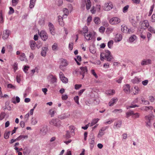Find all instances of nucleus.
I'll use <instances>...</instances> for the list:
<instances>
[{"instance_id":"obj_1","label":"nucleus","mask_w":155,"mask_h":155,"mask_svg":"<svg viewBox=\"0 0 155 155\" xmlns=\"http://www.w3.org/2000/svg\"><path fill=\"white\" fill-rule=\"evenodd\" d=\"M105 58L107 61H110L113 59V57L111 55V53L110 51L108 50H106L105 51L102 53L101 54L100 59L101 61H103Z\"/></svg>"},{"instance_id":"obj_2","label":"nucleus","mask_w":155,"mask_h":155,"mask_svg":"<svg viewBox=\"0 0 155 155\" xmlns=\"http://www.w3.org/2000/svg\"><path fill=\"white\" fill-rule=\"evenodd\" d=\"M69 130L66 131V133L64 136L66 139H68L70 138L71 136L74 135V130L75 127L73 125H71L69 127Z\"/></svg>"},{"instance_id":"obj_3","label":"nucleus","mask_w":155,"mask_h":155,"mask_svg":"<svg viewBox=\"0 0 155 155\" xmlns=\"http://www.w3.org/2000/svg\"><path fill=\"white\" fill-rule=\"evenodd\" d=\"M61 123L60 120L58 119H53L49 122V124L51 125L57 127L60 126Z\"/></svg>"},{"instance_id":"obj_4","label":"nucleus","mask_w":155,"mask_h":155,"mask_svg":"<svg viewBox=\"0 0 155 155\" xmlns=\"http://www.w3.org/2000/svg\"><path fill=\"white\" fill-rule=\"evenodd\" d=\"M16 54L18 55L17 58L21 61H27V59L24 53L21 52L19 51H17L16 52Z\"/></svg>"},{"instance_id":"obj_5","label":"nucleus","mask_w":155,"mask_h":155,"mask_svg":"<svg viewBox=\"0 0 155 155\" xmlns=\"http://www.w3.org/2000/svg\"><path fill=\"white\" fill-rule=\"evenodd\" d=\"M120 19L117 17H114L109 20L110 23L112 25H116L120 22Z\"/></svg>"},{"instance_id":"obj_6","label":"nucleus","mask_w":155,"mask_h":155,"mask_svg":"<svg viewBox=\"0 0 155 155\" xmlns=\"http://www.w3.org/2000/svg\"><path fill=\"white\" fill-rule=\"evenodd\" d=\"M113 7L112 3L110 2L105 3L104 7V10L108 11L112 8Z\"/></svg>"},{"instance_id":"obj_7","label":"nucleus","mask_w":155,"mask_h":155,"mask_svg":"<svg viewBox=\"0 0 155 155\" xmlns=\"http://www.w3.org/2000/svg\"><path fill=\"white\" fill-rule=\"evenodd\" d=\"M121 31L124 33H131L133 32V30L128 28L127 26H121Z\"/></svg>"},{"instance_id":"obj_8","label":"nucleus","mask_w":155,"mask_h":155,"mask_svg":"<svg viewBox=\"0 0 155 155\" xmlns=\"http://www.w3.org/2000/svg\"><path fill=\"white\" fill-rule=\"evenodd\" d=\"M68 65V63L66 59L63 58L61 59V63L59 66L60 69L63 70V67L67 66Z\"/></svg>"},{"instance_id":"obj_9","label":"nucleus","mask_w":155,"mask_h":155,"mask_svg":"<svg viewBox=\"0 0 155 155\" xmlns=\"http://www.w3.org/2000/svg\"><path fill=\"white\" fill-rule=\"evenodd\" d=\"M140 25L141 28L144 29H146L149 26V22L147 20H144L142 21Z\"/></svg>"},{"instance_id":"obj_10","label":"nucleus","mask_w":155,"mask_h":155,"mask_svg":"<svg viewBox=\"0 0 155 155\" xmlns=\"http://www.w3.org/2000/svg\"><path fill=\"white\" fill-rule=\"evenodd\" d=\"M80 74L82 75V78H84V74L87 73V69L86 66L82 67L80 68Z\"/></svg>"},{"instance_id":"obj_11","label":"nucleus","mask_w":155,"mask_h":155,"mask_svg":"<svg viewBox=\"0 0 155 155\" xmlns=\"http://www.w3.org/2000/svg\"><path fill=\"white\" fill-rule=\"evenodd\" d=\"M40 35L42 39L45 41L48 38V36L46 32L44 31H41L40 33Z\"/></svg>"},{"instance_id":"obj_12","label":"nucleus","mask_w":155,"mask_h":155,"mask_svg":"<svg viewBox=\"0 0 155 155\" xmlns=\"http://www.w3.org/2000/svg\"><path fill=\"white\" fill-rule=\"evenodd\" d=\"M130 21L132 25L134 26H136L138 22V20L137 18L134 17H131L130 18Z\"/></svg>"},{"instance_id":"obj_13","label":"nucleus","mask_w":155,"mask_h":155,"mask_svg":"<svg viewBox=\"0 0 155 155\" xmlns=\"http://www.w3.org/2000/svg\"><path fill=\"white\" fill-rule=\"evenodd\" d=\"M59 76L62 82L65 83L68 82V79L67 78L64 76V75L62 72H60Z\"/></svg>"},{"instance_id":"obj_14","label":"nucleus","mask_w":155,"mask_h":155,"mask_svg":"<svg viewBox=\"0 0 155 155\" xmlns=\"http://www.w3.org/2000/svg\"><path fill=\"white\" fill-rule=\"evenodd\" d=\"M48 26L50 31L51 34L52 35H54L55 33V31L54 25L52 23H49L48 24Z\"/></svg>"},{"instance_id":"obj_15","label":"nucleus","mask_w":155,"mask_h":155,"mask_svg":"<svg viewBox=\"0 0 155 155\" xmlns=\"http://www.w3.org/2000/svg\"><path fill=\"white\" fill-rule=\"evenodd\" d=\"M82 1L86 4V8L87 10H89L91 6V2L90 0H82Z\"/></svg>"},{"instance_id":"obj_16","label":"nucleus","mask_w":155,"mask_h":155,"mask_svg":"<svg viewBox=\"0 0 155 155\" xmlns=\"http://www.w3.org/2000/svg\"><path fill=\"white\" fill-rule=\"evenodd\" d=\"M85 38L87 40H90L92 38V33L91 32H89V33L85 34L84 35Z\"/></svg>"},{"instance_id":"obj_17","label":"nucleus","mask_w":155,"mask_h":155,"mask_svg":"<svg viewBox=\"0 0 155 155\" xmlns=\"http://www.w3.org/2000/svg\"><path fill=\"white\" fill-rule=\"evenodd\" d=\"M151 60L149 59L143 60L142 62L141 65H147L149 64H151Z\"/></svg>"},{"instance_id":"obj_18","label":"nucleus","mask_w":155,"mask_h":155,"mask_svg":"<svg viewBox=\"0 0 155 155\" xmlns=\"http://www.w3.org/2000/svg\"><path fill=\"white\" fill-rule=\"evenodd\" d=\"M118 101V99L117 98H114L111 99L110 102L109 103V105L110 106H113Z\"/></svg>"},{"instance_id":"obj_19","label":"nucleus","mask_w":155,"mask_h":155,"mask_svg":"<svg viewBox=\"0 0 155 155\" xmlns=\"http://www.w3.org/2000/svg\"><path fill=\"white\" fill-rule=\"evenodd\" d=\"M10 31L8 30H6L4 32L3 35V38L4 39H7L9 35Z\"/></svg>"},{"instance_id":"obj_20","label":"nucleus","mask_w":155,"mask_h":155,"mask_svg":"<svg viewBox=\"0 0 155 155\" xmlns=\"http://www.w3.org/2000/svg\"><path fill=\"white\" fill-rule=\"evenodd\" d=\"M30 45L31 48L34 50L35 49L36 46V42H35L33 41H31L30 42Z\"/></svg>"},{"instance_id":"obj_21","label":"nucleus","mask_w":155,"mask_h":155,"mask_svg":"<svg viewBox=\"0 0 155 155\" xmlns=\"http://www.w3.org/2000/svg\"><path fill=\"white\" fill-rule=\"evenodd\" d=\"M48 48H47L43 47L42 49V51L41 54L43 56L45 57L46 56V52L48 51Z\"/></svg>"},{"instance_id":"obj_22","label":"nucleus","mask_w":155,"mask_h":155,"mask_svg":"<svg viewBox=\"0 0 155 155\" xmlns=\"http://www.w3.org/2000/svg\"><path fill=\"white\" fill-rule=\"evenodd\" d=\"M124 91L126 93L130 92V86L129 84H126L124 86Z\"/></svg>"},{"instance_id":"obj_23","label":"nucleus","mask_w":155,"mask_h":155,"mask_svg":"<svg viewBox=\"0 0 155 155\" xmlns=\"http://www.w3.org/2000/svg\"><path fill=\"white\" fill-rule=\"evenodd\" d=\"M122 36L120 34H117L115 38V41L118 42L120 41L122 39Z\"/></svg>"},{"instance_id":"obj_24","label":"nucleus","mask_w":155,"mask_h":155,"mask_svg":"<svg viewBox=\"0 0 155 155\" xmlns=\"http://www.w3.org/2000/svg\"><path fill=\"white\" fill-rule=\"evenodd\" d=\"M88 29L87 27L85 26L84 27L82 30L81 31V33L82 35H84L85 34H87L88 33Z\"/></svg>"},{"instance_id":"obj_25","label":"nucleus","mask_w":155,"mask_h":155,"mask_svg":"<svg viewBox=\"0 0 155 155\" xmlns=\"http://www.w3.org/2000/svg\"><path fill=\"white\" fill-rule=\"evenodd\" d=\"M63 20V18L61 16H58V21L59 24L61 26H64V25Z\"/></svg>"},{"instance_id":"obj_26","label":"nucleus","mask_w":155,"mask_h":155,"mask_svg":"<svg viewBox=\"0 0 155 155\" xmlns=\"http://www.w3.org/2000/svg\"><path fill=\"white\" fill-rule=\"evenodd\" d=\"M153 117L151 115H148L145 117V118L146 121L148 122H150V120L153 119Z\"/></svg>"},{"instance_id":"obj_27","label":"nucleus","mask_w":155,"mask_h":155,"mask_svg":"<svg viewBox=\"0 0 155 155\" xmlns=\"http://www.w3.org/2000/svg\"><path fill=\"white\" fill-rule=\"evenodd\" d=\"M134 84L138 83L139 82L141 81V79L138 78L137 77H135L134 79L131 81Z\"/></svg>"},{"instance_id":"obj_28","label":"nucleus","mask_w":155,"mask_h":155,"mask_svg":"<svg viewBox=\"0 0 155 155\" xmlns=\"http://www.w3.org/2000/svg\"><path fill=\"white\" fill-rule=\"evenodd\" d=\"M28 137L27 135H21L16 138L17 140H20L22 139H26Z\"/></svg>"},{"instance_id":"obj_29","label":"nucleus","mask_w":155,"mask_h":155,"mask_svg":"<svg viewBox=\"0 0 155 155\" xmlns=\"http://www.w3.org/2000/svg\"><path fill=\"white\" fill-rule=\"evenodd\" d=\"M99 119L97 118V119H94L92 120V122L90 124V126L92 127L94 125L96 124L98 120H99Z\"/></svg>"},{"instance_id":"obj_30","label":"nucleus","mask_w":155,"mask_h":155,"mask_svg":"<svg viewBox=\"0 0 155 155\" xmlns=\"http://www.w3.org/2000/svg\"><path fill=\"white\" fill-rule=\"evenodd\" d=\"M95 23L96 24H99L101 23L100 19L98 17H95L94 20Z\"/></svg>"},{"instance_id":"obj_31","label":"nucleus","mask_w":155,"mask_h":155,"mask_svg":"<svg viewBox=\"0 0 155 155\" xmlns=\"http://www.w3.org/2000/svg\"><path fill=\"white\" fill-rule=\"evenodd\" d=\"M75 60L78 65H80L81 64L79 62L81 61V56H78L76 59L75 58Z\"/></svg>"},{"instance_id":"obj_32","label":"nucleus","mask_w":155,"mask_h":155,"mask_svg":"<svg viewBox=\"0 0 155 155\" xmlns=\"http://www.w3.org/2000/svg\"><path fill=\"white\" fill-rule=\"evenodd\" d=\"M4 20L3 16V13L2 11H0V23H3L4 22Z\"/></svg>"},{"instance_id":"obj_33","label":"nucleus","mask_w":155,"mask_h":155,"mask_svg":"<svg viewBox=\"0 0 155 155\" xmlns=\"http://www.w3.org/2000/svg\"><path fill=\"white\" fill-rule=\"evenodd\" d=\"M55 112H56V111L54 108L51 109L49 111V114L51 115V117L54 116Z\"/></svg>"},{"instance_id":"obj_34","label":"nucleus","mask_w":155,"mask_h":155,"mask_svg":"<svg viewBox=\"0 0 155 155\" xmlns=\"http://www.w3.org/2000/svg\"><path fill=\"white\" fill-rule=\"evenodd\" d=\"M36 0H30L29 7L30 8H33L35 5V3Z\"/></svg>"},{"instance_id":"obj_35","label":"nucleus","mask_w":155,"mask_h":155,"mask_svg":"<svg viewBox=\"0 0 155 155\" xmlns=\"http://www.w3.org/2000/svg\"><path fill=\"white\" fill-rule=\"evenodd\" d=\"M10 133L11 132L10 131L5 132L4 134V138L5 139H8L9 138Z\"/></svg>"},{"instance_id":"obj_36","label":"nucleus","mask_w":155,"mask_h":155,"mask_svg":"<svg viewBox=\"0 0 155 155\" xmlns=\"http://www.w3.org/2000/svg\"><path fill=\"white\" fill-rule=\"evenodd\" d=\"M136 38V36L134 35H132L129 39V41L130 42H132L134 41Z\"/></svg>"},{"instance_id":"obj_37","label":"nucleus","mask_w":155,"mask_h":155,"mask_svg":"<svg viewBox=\"0 0 155 155\" xmlns=\"http://www.w3.org/2000/svg\"><path fill=\"white\" fill-rule=\"evenodd\" d=\"M153 109V107L152 106L145 107L143 109L146 111H148L149 110H152Z\"/></svg>"},{"instance_id":"obj_38","label":"nucleus","mask_w":155,"mask_h":155,"mask_svg":"<svg viewBox=\"0 0 155 155\" xmlns=\"http://www.w3.org/2000/svg\"><path fill=\"white\" fill-rule=\"evenodd\" d=\"M113 43H114L113 41L112 40H110L108 42V44H107V45H108V47L109 48H111V47L112 46Z\"/></svg>"},{"instance_id":"obj_39","label":"nucleus","mask_w":155,"mask_h":155,"mask_svg":"<svg viewBox=\"0 0 155 155\" xmlns=\"http://www.w3.org/2000/svg\"><path fill=\"white\" fill-rule=\"evenodd\" d=\"M133 112L131 111H130L126 113V117L128 118L129 116H131L132 117V115L133 114Z\"/></svg>"},{"instance_id":"obj_40","label":"nucleus","mask_w":155,"mask_h":155,"mask_svg":"<svg viewBox=\"0 0 155 155\" xmlns=\"http://www.w3.org/2000/svg\"><path fill=\"white\" fill-rule=\"evenodd\" d=\"M91 74L94 75V76L96 78H97L98 77V76H97V74H96V72L95 71L94 69H92L91 71Z\"/></svg>"},{"instance_id":"obj_41","label":"nucleus","mask_w":155,"mask_h":155,"mask_svg":"<svg viewBox=\"0 0 155 155\" xmlns=\"http://www.w3.org/2000/svg\"><path fill=\"white\" fill-rule=\"evenodd\" d=\"M30 68V67L28 65H25L24 67L23 71L26 73H27V71L28 69Z\"/></svg>"},{"instance_id":"obj_42","label":"nucleus","mask_w":155,"mask_h":155,"mask_svg":"<svg viewBox=\"0 0 155 155\" xmlns=\"http://www.w3.org/2000/svg\"><path fill=\"white\" fill-rule=\"evenodd\" d=\"M122 124L121 121L119 120L115 124V126L117 128H118L120 127Z\"/></svg>"},{"instance_id":"obj_43","label":"nucleus","mask_w":155,"mask_h":155,"mask_svg":"<svg viewBox=\"0 0 155 155\" xmlns=\"http://www.w3.org/2000/svg\"><path fill=\"white\" fill-rule=\"evenodd\" d=\"M115 91L114 90H110L107 92V94L110 95H113L114 94Z\"/></svg>"},{"instance_id":"obj_44","label":"nucleus","mask_w":155,"mask_h":155,"mask_svg":"<svg viewBox=\"0 0 155 155\" xmlns=\"http://www.w3.org/2000/svg\"><path fill=\"white\" fill-rule=\"evenodd\" d=\"M148 30L152 33H155V30L151 26H150L148 28Z\"/></svg>"},{"instance_id":"obj_45","label":"nucleus","mask_w":155,"mask_h":155,"mask_svg":"<svg viewBox=\"0 0 155 155\" xmlns=\"http://www.w3.org/2000/svg\"><path fill=\"white\" fill-rule=\"evenodd\" d=\"M79 97L78 96H76L74 97V100L75 102L78 104H79Z\"/></svg>"},{"instance_id":"obj_46","label":"nucleus","mask_w":155,"mask_h":155,"mask_svg":"<svg viewBox=\"0 0 155 155\" xmlns=\"http://www.w3.org/2000/svg\"><path fill=\"white\" fill-rule=\"evenodd\" d=\"M18 0H12V5L15 6L18 3Z\"/></svg>"},{"instance_id":"obj_47","label":"nucleus","mask_w":155,"mask_h":155,"mask_svg":"<svg viewBox=\"0 0 155 155\" xmlns=\"http://www.w3.org/2000/svg\"><path fill=\"white\" fill-rule=\"evenodd\" d=\"M92 17L91 16H89L87 19V23L88 25H89L90 22L92 21Z\"/></svg>"},{"instance_id":"obj_48","label":"nucleus","mask_w":155,"mask_h":155,"mask_svg":"<svg viewBox=\"0 0 155 155\" xmlns=\"http://www.w3.org/2000/svg\"><path fill=\"white\" fill-rule=\"evenodd\" d=\"M37 122L35 118H32L31 120V123L32 124L35 125L37 123Z\"/></svg>"},{"instance_id":"obj_49","label":"nucleus","mask_w":155,"mask_h":155,"mask_svg":"<svg viewBox=\"0 0 155 155\" xmlns=\"http://www.w3.org/2000/svg\"><path fill=\"white\" fill-rule=\"evenodd\" d=\"M20 77L21 75L20 74H18L16 76V80L17 82L18 83H19L21 81Z\"/></svg>"},{"instance_id":"obj_50","label":"nucleus","mask_w":155,"mask_h":155,"mask_svg":"<svg viewBox=\"0 0 155 155\" xmlns=\"http://www.w3.org/2000/svg\"><path fill=\"white\" fill-rule=\"evenodd\" d=\"M105 28L103 26H101L99 29V31L101 33H103L105 30Z\"/></svg>"},{"instance_id":"obj_51","label":"nucleus","mask_w":155,"mask_h":155,"mask_svg":"<svg viewBox=\"0 0 155 155\" xmlns=\"http://www.w3.org/2000/svg\"><path fill=\"white\" fill-rule=\"evenodd\" d=\"M154 8V5H152L149 11L148 16H150L152 14Z\"/></svg>"},{"instance_id":"obj_52","label":"nucleus","mask_w":155,"mask_h":155,"mask_svg":"<svg viewBox=\"0 0 155 155\" xmlns=\"http://www.w3.org/2000/svg\"><path fill=\"white\" fill-rule=\"evenodd\" d=\"M133 114L132 115V117L134 118L138 117L139 116V114L138 113H134L133 112Z\"/></svg>"},{"instance_id":"obj_53","label":"nucleus","mask_w":155,"mask_h":155,"mask_svg":"<svg viewBox=\"0 0 155 155\" xmlns=\"http://www.w3.org/2000/svg\"><path fill=\"white\" fill-rule=\"evenodd\" d=\"M51 76H52L51 81L52 82L54 83L55 82H56L57 81V78L56 77L54 76H53V75H51Z\"/></svg>"},{"instance_id":"obj_54","label":"nucleus","mask_w":155,"mask_h":155,"mask_svg":"<svg viewBox=\"0 0 155 155\" xmlns=\"http://www.w3.org/2000/svg\"><path fill=\"white\" fill-rule=\"evenodd\" d=\"M94 140H92L90 143V147L91 149H92L94 147Z\"/></svg>"},{"instance_id":"obj_55","label":"nucleus","mask_w":155,"mask_h":155,"mask_svg":"<svg viewBox=\"0 0 155 155\" xmlns=\"http://www.w3.org/2000/svg\"><path fill=\"white\" fill-rule=\"evenodd\" d=\"M129 8V6L127 5L125 6L123 9V12L125 13L126 12Z\"/></svg>"},{"instance_id":"obj_56","label":"nucleus","mask_w":155,"mask_h":155,"mask_svg":"<svg viewBox=\"0 0 155 155\" xmlns=\"http://www.w3.org/2000/svg\"><path fill=\"white\" fill-rule=\"evenodd\" d=\"M5 114L4 113H2L1 114L0 116V120H2L3 118H4L5 117Z\"/></svg>"},{"instance_id":"obj_57","label":"nucleus","mask_w":155,"mask_h":155,"mask_svg":"<svg viewBox=\"0 0 155 155\" xmlns=\"http://www.w3.org/2000/svg\"><path fill=\"white\" fill-rule=\"evenodd\" d=\"M7 87L8 88H12L13 89H15V87L11 84H8L7 85Z\"/></svg>"},{"instance_id":"obj_58","label":"nucleus","mask_w":155,"mask_h":155,"mask_svg":"<svg viewBox=\"0 0 155 155\" xmlns=\"http://www.w3.org/2000/svg\"><path fill=\"white\" fill-rule=\"evenodd\" d=\"M63 12L66 15H67L68 14V10L67 8H64Z\"/></svg>"},{"instance_id":"obj_59","label":"nucleus","mask_w":155,"mask_h":155,"mask_svg":"<svg viewBox=\"0 0 155 155\" xmlns=\"http://www.w3.org/2000/svg\"><path fill=\"white\" fill-rule=\"evenodd\" d=\"M61 98L63 100H66L68 99V97L67 95H62Z\"/></svg>"},{"instance_id":"obj_60","label":"nucleus","mask_w":155,"mask_h":155,"mask_svg":"<svg viewBox=\"0 0 155 155\" xmlns=\"http://www.w3.org/2000/svg\"><path fill=\"white\" fill-rule=\"evenodd\" d=\"M113 30L114 28H109L107 29V31L109 33L112 32L113 31Z\"/></svg>"},{"instance_id":"obj_61","label":"nucleus","mask_w":155,"mask_h":155,"mask_svg":"<svg viewBox=\"0 0 155 155\" xmlns=\"http://www.w3.org/2000/svg\"><path fill=\"white\" fill-rule=\"evenodd\" d=\"M81 84H75V88L76 89H78L81 87Z\"/></svg>"},{"instance_id":"obj_62","label":"nucleus","mask_w":155,"mask_h":155,"mask_svg":"<svg viewBox=\"0 0 155 155\" xmlns=\"http://www.w3.org/2000/svg\"><path fill=\"white\" fill-rule=\"evenodd\" d=\"M101 6L100 5H96V11L97 12H99L100 10Z\"/></svg>"},{"instance_id":"obj_63","label":"nucleus","mask_w":155,"mask_h":155,"mask_svg":"<svg viewBox=\"0 0 155 155\" xmlns=\"http://www.w3.org/2000/svg\"><path fill=\"white\" fill-rule=\"evenodd\" d=\"M149 100L151 102H153L155 100L154 98L152 96H150L149 98Z\"/></svg>"},{"instance_id":"obj_64","label":"nucleus","mask_w":155,"mask_h":155,"mask_svg":"<svg viewBox=\"0 0 155 155\" xmlns=\"http://www.w3.org/2000/svg\"><path fill=\"white\" fill-rule=\"evenodd\" d=\"M151 21L152 22H155V14H153L152 15L151 19Z\"/></svg>"}]
</instances>
